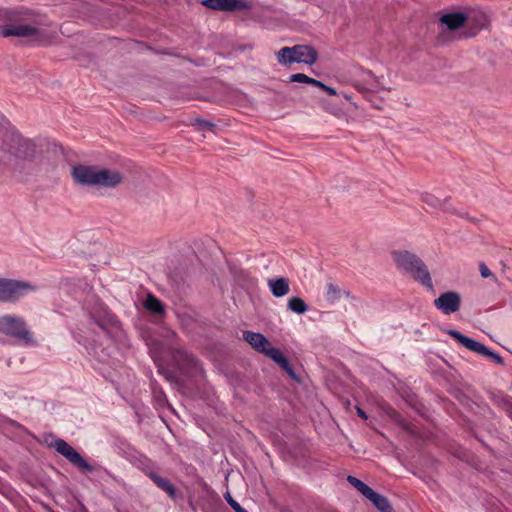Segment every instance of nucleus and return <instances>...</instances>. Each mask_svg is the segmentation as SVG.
I'll use <instances>...</instances> for the list:
<instances>
[{
  "instance_id": "34",
  "label": "nucleus",
  "mask_w": 512,
  "mask_h": 512,
  "mask_svg": "<svg viewBox=\"0 0 512 512\" xmlns=\"http://www.w3.org/2000/svg\"><path fill=\"white\" fill-rule=\"evenodd\" d=\"M357 414L362 419H367L368 418L366 412L363 409L359 408V407H357Z\"/></svg>"
},
{
  "instance_id": "36",
  "label": "nucleus",
  "mask_w": 512,
  "mask_h": 512,
  "mask_svg": "<svg viewBox=\"0 0 512 512\" xmlns=\"http://www.w3.org/2000/svg\"><path fill=\"white\" fill-rule=\"evenodd\" d=\"M224 498H225V500L227 501V503H230L231 501H233V500H234V499H233V497L231 496V494H230V492H229V491H226V492L224 493Z\"/></svg>"
},
{
  "instance_id": "40",
  "label": "nucleus",
  "mask_w": 512,
  "mask_h": 512,
  "mask_svg": "<svg viewBox=\"0 0 512 512\" xmlns=\"http://www.w3.org/2000/svg\"><path fill=\"white\" fill-rule=\"evenodd\" d=\"M204 489L207 490L208 489V485L206 482H204Z\"/></svg>"
},
{
  "instance_id": "10",
  "label": "nucleus",
  "mask_w": 512,
  "mask_h": 512,
  "mask_svg": "<svg viewBox=\"0 0 512 512\" xmlns=\"http://www.w3.org/2000/svg\"><path fill=\"white\" fill-rule=\"evenodd\" d=\"M201 4L213 10L244 11L251 8L245 0H202Z\"/></svg>"
},
{
  "instance_id": "23",
  "label": "nucleus",
  "mask_w": 512,
  "mask_h": 512,
  "mask_svg": "<svg viewBox=\"0 0 512 512\" xmlns=\"http://www.w3.org/2000/svg\"><path fill=\"white\" fill-rule=\"evenodd\" d=\"M144 307L145 309L156 315H161L164 313L163 303L152 294L147 295L144 301Z\"/></svg>"
},
{
  "instance_id": "38",
  "label": "nucleus",
  "mask_w": 512,
  "mask_h": 512,
  "mask_svg": "<svg viewBox=\"0 0 512 512\" xmlns=\"http://www.w3.org/2000/svg\"><path fill=\"white\" fill-rule=\"evenodd\" d=\"M326 86H327V85H326L325 83H323V82H321V81H320V82H319V84H318V86H317V88H319L320 90L324 91V90H325V88H326Z\"/></svg>"
},
{
  "instance_id": "15",
  "label": "nucleus",
  "mask_w": 512,
  "mask_h": 512,
  "mask_svg": "<svg viewBox=\"0 0 512 512\" xmlns=\"http://www.w3.org/2000/svg\"><path fill=\"white\" fill-rule=\"evenodd\" d=\"M38 31L36 27L23 24H6L0 26V34L3 37H30L36 35Z\"/></svg>"
},
{
  "instance_id": "19",
  "label": "nucleus",
  "mask_w": 512,
  "mask_h": 512,
  "mask_svg": "<svg viewBox=\"0 0 512 512\" xmlns=\"http://www.w3.org/2000/svg\"><path fill=\"white\" fill-rule=\"evenodd\" d=\"M268 287L276 298H281L290 291L289 280L286 277L268 279Z\"/></svg>"
},
{
  "instance_id": "28",
  "label": "nucleus",
  "mask_w": 512,
  "mask_h": 512,
  "mask_svg": "<svg viewBox=\"0 0 512 512\" xmlns=\"http://www.w3.org/2000/svg\"><path fill=\"white\" fill-rule=\"evenodd\" d=\"M290 82H299V83H308L309 76L303 73H295L290 75L289 77Z\"/></svg>"
},
{
  "instance_id": "39",
  "label": "nucleus",
  "mask_w": 512,
  "mask_h": 512,
  "mask_svg": "<svg viewBox=\"0 0 512 512\" xmlns=\"http://www.w3.org/2000/svg\"><path fill=\"white\" fill-rule=\"evenodd\" d=\"M345 480H359V479L356 478L355 476L348 475Z\"/></svg>"
},
{
  "instance_id": "1",
  "label": "nucleus",
  "mask_w": 512,
  "mask_h": 512,
  "mask_svg": "<svg viewBox=\"0 0 512 512\" xmlns=\"http://www.w3.org/2000/svg\"><path fill=\"white\" fill-rule=\"evenodd\" d=\"M391 255L401 272L408 274L429 290L434 289L428 267L418 255L407 250H395Z\"/></svg>"
},
{
  "instance_id": "16",
  "label": "nucleus",
  "mask_w": 512,
  "mask_h": 512,
  "mask_svg": "<svg viewBox=\"0 0 512 512\" xmlns=\"http://www.w3.org/2000/svg\"><path fill=\"white\" fill-rule=\"evenodd\" d=\"M293 50H295V63H303L311 66L318 60V52L313 46L294 45Z\"/></svg>"
},
{
  "instance_id": "18",
  "label": "nucleus",
  "mask_w": 512,
  "mask_h": 512,
  "mask_svg": "<svg viewBox=\"0 0 512 512\" xmlns=\"http://www.w3.org/2000/svg\"><path fill=\"white\" fill-rule=\"evenodd\" d=\"M467 21V14L464 12L447 13L440 17L441 24L448 30H456L462 27Z\"/></svg>"
},
{
  "instance_id": "33",
  "label": "nucleus",
  "mask_w": 512,
  "mask_h": 512,
  "mask_svg": "<svg viewBox=\"0 0 512 512\" xmlns=\"http://www.w3.org/2000/svg\"><path fill=\"white\" fill-rule=\"evenodd\" d=\"M324 92H326V93H327L328 95H330V96H335V95H337V91H336V89H335V88H333V87H330V86H328V85L326 86V88H325Z\"/></svg>"
},
{
  "instance_id": "29",
  "label": "nucleus",
  "mask_w": 512,
  "mask_h": 512,
  "mask_svg": "<svg viewBox=\"0 0 512 512\" xmlns=\"http://www.w3.org/2000/svg\"><path fill=\"white\" fill-rule=\"evenodd\" d=\"M479 271L483 278H489L492 277L494 280H496V276L491 272V270L488 268V266L485 263L479 264Z\"/></svg>"
},
{
  "instance_id": "41",
  "label": "nucleus",
  "mask_w": 512,
  "mask_h": 512,
  "mask_svg": "<svg viewBox=\"0 0 512 512\" xmlns=\"http://www.w3.org/2000/svg\"><path fill=\"white\" fill-rule=\"evenodd\" d=\"M245 512H248L247 510Z\"/></svg>"
},
{
  "instance_id": "31",
  "label": "nucleus",
  "mask_w": 512,
  "mask_h": 512,
  "mask_svg": "<svg viewBox=\"0 0 512 512\" xmlns=\"http://www.w3.org/2000/svg\"><path fill=\"white\" fill-rule=\"evenodd\" d=\"M230 505V507L235 511V512H245L246 509H244L236 500H233L231 501L230 503H228Z\"/></svg>"
},
{
  "instance_id": "3",
  "label": "nucleus",
  "mask_w": 512,
  "mask_h": 512,
  "mask_svg": "<svg viewBox=\"0 0 512 512\" xmlns=\"http://www.w3.org/2000/svg\"><path fill=\"white\" fill-rule=\"evenodd\" d=\"M0 334L26 346L38 345L34 333L29 328L26 320L16 314H4L0 316Z\"/></svg>"
},
{
  "instance_id": "27",
  "label": "nucleus",
  "mask_w": 512,
  "mask_h": 512,
  "mask_svg": "<svg viewBox=\"0 0 512 512\" xmlns=\"http://www.w3.org/2000/svg\"><path fill=\"white\" fill-rule=\"evenodd\" d=\"M365 75L367 76L365 82L368 85V89L377 90L379 88L377 77L371 71H366Z\"/></svg>"
},
{
  "instance_id": "8",
  "label": "nucleus",
  "mask_w": 512,
  "mask_h": 512,
  "mask_svg": "<svg viewBox=\"0 0 512 512\" xmlns=\"http://www.w3.org/2000/svg\"><path fill=\"white\" fill-rule=\"evenodd\" d=\"M97 171L96 166L76 164L71 168V176L81 186H95Z\"/></svg>"
},
{
  "instance_id": "35",
  "label": "nucleus",
  "mask_w": 512,
  "mask_h": 512,
  "mask_svg": "<svg viewBox=\"0 0 512 512\" xmlns=\"http://www.w3.org/2000/svg\"><path fill=\"white\" fill-rule=\"evenodd\" d=\"M319 82V80L309 77L307 84L317 87Z\"/></svg>"
},
{
  "instance_id": "22",
  "label": "nucleus",
  "mask_w": 512,
  "mask_h": 512,
  "mask_svg": "<svg viewBox=\"0 0 512 512\" xmlns=\"http://www.w3.org/2000/svg\"><path fill=\"white\" fill-rule=\"evenodd\" d=\"M276 58L279 64L283 66H290L296 62L295 60V50L292 47H282L277 53Z\"/></svg>"
},
{
  "instance_id": "4",
  "label": "nucleus",
  "mask_w": 512,
  "mask_h": 512,
  "mask_svg": "<svg viewBox=\"0 0 512 512\" xmlns=\"http://www.w3.org/2000/svg\"><path fill=\"white\" fill-rule=\"evenodd\" d=\"M113 447L118 455L128 460L133 466L143 471L151 480H164L157 476L155 464L144 454L137 451L126 439L117 437Z\"/></svg>"
},
{
  "instance_id": "17",
  "label": "nucleus",
  "mask_w": 512,
  "mask_h": 512,
  "mask_svg": "<svg viewBox=\"0 0 512 512\" xmlns=\"http://www.w3.org/2000/svg\"><path fill=\"white\" fill-rule=\"evenodd\" d=\"M271 358L277 365H279L291 379L300 382V379L297 377L294 367L291 365L289 359L284 355V353L278 349L274 348L270 351L268 356Z\"/></svg>"
},
{
  "instance_id": "13",
  "label": "nucleus",
  "mask_w": 512,
  "mask_h": 512,
  "mask_svg": "<svg viewBox=\"0 0 512 512\" xmlns=\"http://www.w3.org/2000/svg\"><path fill=\"white\" fill-rule=\"evenodd\" d=\"M122 181L123 175L119 171L106 168H98L95 186L114 188Z\"/></svg>"
},
{
  "instance_id": "6",
  "label": "nucleus",
  "mask_w": 512,
  "mask_h": 512,
  "mask_svg": "<svg viewBox=\"0 0 512 512\" xmlns=\"http://www.w3.org/2000/svg\"><path fill=\"white\" fill-rule=\"evenodd\" d=\"M446 333L468 350L480 354L482 356L488 357L498 365H504L503 357L500 354L490 350L484 344L462 334L461 332L455 329H448L446 330Z\"/></svg>"
},
{
  "instance_id": "24",
  "label": "nucleus",
  "mask_w": 512,
  "mask_h": 512,
  "mask_svg": "<svg viewBox=\"0 0 512 512\" xmlns=\"http://www.w3.org/2000/svg\"><path fill=\"white\" fill-rule=\"evenodd\" d=\"M287 307L290 311L299 315L304 314L308 311V305L302 298L297 296H292L288 299Z\"/></svg>"
},
{
  "instance_id": "30",
  "label": "nucleus",
  "mask_w": 512,
  "mask_h": 512,
  "mask_svg": "<svg viewBox=\"0 0 512 512\" xmlns=\"http://www.w3.org/2000/svg\"><path fill=\"white\" fill-rule=\"evenodd\" d=\"M154 397L159 406H164L167 403V398L162 390H154Z\"/></svg>"
},
{
  "instance_id": "26",
  "label": "nucleus",
  "mask_w": 512,
  "mask_h": 512,
  "mask_svg": "<svg viewBox=\"0 0 512 512\" xmlns=\"http://www.w3.org/2000/svg\"><path fill=\"white\" fill-rule=\"evenodd\" d=\"M157 486L165 491L172 499L182 498V493H179L172 482H155Z\"/></svg>"
},
{
  "instance_id": "12",
  "label": "nucleus",
  "mask_w": 512,
  "mask_h": 512,
  "mask_svg": "<svg viewBox=\"0 0 512 512\" xmlns=\"http://www.w3.org/2000/svg\"><path fill=\"white\" fill-rule=\"evenodd\" d=\"M15 142V156L25 161H32L36 156V143L27 138L17 135L13 138Z\"/></svg>"
},
{
  "instance_id": "37",
  "label": "nucleus",
  "mask_w": 512,
  "mask_h": 512,
  "mask_svg": "<svg viewBox=\"0 0 512 512\" xmlns=\"http://www.w3.org/2000/svg\"><path fill=\"white\" fill-rule=\"evenodd\" d=\"M6 167V162L3 160L2 157H0V171H3Z\"/></svg>"
},
{
  "instance_id": "25",
  "label": "nucleus",
  "mask_w": 512,
  "mask_h": 512,
  "mask_svg": "<svg viewBox=\"0 0 512 512\" xmlns=\"http://www.w3.org/2000/svg\"><path fill=\"white\" fill-rule=\"evenodd\" d=\"M191 125L196 128L197 131H211L215 132L217 125L209 120L197 117L193 119Z\"/></svg>"
},
{
  "instance_id": "11",
  "label": "nucleus",
  "mask_w": 512,
  "mask_h": 512,
  "mask_svg": "<svg viewBox=\"0 0 512 512\" xmlns=\"http://www.w3.org/2000/svg\"><path fill=\"white\" fill-rule=\"evenodd\" d=\"M243 339L249 343L257 352L269 356L270 351L275 347L271 342L260 332H253L250 330L243 331Z\"/></svg>"
},
{
  "instance_id": "2",
  "label": "nucleus",
  "mask_w": 512,
  "mask_h": 512,
  "mask_svg": "<svg viewBox=\"0 0 512 512\" xmlns=\"http://www.w3.org/2000/svg\"><path fill=\"white\" fill-rule=\"evenodd\" d=\"M51 447L67 459L78 471L82 473H92L95 476L111 477L110 473L96 462L87 461L76 449L61 438H55L50 443Z\"/></svg>"
},
{
  "instance_id": "21",
  "label": "nucleus",
  "mask_w": 512,
  "mask_h": 512,
  "mask_svg": "<svg viewBox=\"0 0 512 512\" xmlns=\"http://www.w3.org/2000/svg\"><path fill=\"white\" fill-rule=\"evenodd\" d=\"M342 295H345L348 298L350 297V292L346 290H341L338 285H335L333 283L326 284L325 297L330 304H334L337 301H339Z\"/></svg>"
},
{
  "instance_id": "9",
  "label": "nucleus",
  "mask_w": 512,
  "mask_h": 512,
  "mask_svg": "<svg viewBox=\"0 0 512 512\" xmlns=\"http://www.w3.org/2000/svg\"><path fill=\"white\" fill-rule=\"evenodd\" d=\"M359 492H361L373 505L381 512L391 510L388 499L369 487L366 482H350Z\"/></svg>"
},
{
  "instance_id": "32",
  "label": "nucleus",
  "mask_w": 512,
  "mask_h": 512,
  "mask_svg": "<svg viewBox=\"0 0 512 512\" xmlns=\"http://www.w3.org/2000/svg\"><path fill=\"white\" fill-rule=\"evenodd\" d=\"M177 353L184 356L185 359L191 363H195L196 359L190 355H188L185 351L183 350H177Z\"/></svg>"
},
{
  "instance_id": "20",
  "label": "nucleus",
  "mask_w": 512,
  "mask_h": 512,
  "mask_svg": "<svg viewBox=\"0 0 512 512\" xmlns=\"http://www.w3.org/2000/svg\"><path fill=\"white\" fill-rule=\"evenodd\" d=\"M92 318L94 319V322L105 331L108 327L119 328L120 326V321L118 318L106 309H104L102 314L99 316L93 314Z\"/></svg>"
},
{
  "instance_id": "5",
  "label": "nucleus",
  "mask_w": 512,
  "mask_h": 512,
  "mask_svg": "<svg viewBox=\"0 0 512 512\" xmlns=\"http://www.w3.org/2000/svg\"><path fill=\"white\" fill-rule=\"evenodd\" d=\"M38 287L28 281L0 277V303L16 304Z\"/></svg>"
},
{
  "instance_id": "14",
  "label": "nucleus",
  "mask_w": 512,
  "mask_h": 512,
  "mask_svg": "<svg viewBox=\"0 0 512 512\" xmlns=\"http://www.w3.org/2000/svg\"><path fill=\"white\" fill-rule=\"evenodd\" d=\"M421 200L433 208L441 209L444 212L457 215L461 218L470 219L468 216V213L448 206L447 202H448L449 198H445L444 200H441L430 193H424L421 195Z\"/></svg>"
},
{
  "instance_id": "7",
  "label": "nucleus",
  "mask_w": 512,
  "mask_h": 512,
  "mask_svg": "<svg viewBox=\"0 0 512 512\" xmlns=\"http://www.w3.org/2000/svg\"><path fill=\"white\" fill-rule=\"evenodd\" d=\"M437 310L444 315L457 312L461 306V295L456 291H446L433 301Z\"/></svg>"
}]
</instances>
